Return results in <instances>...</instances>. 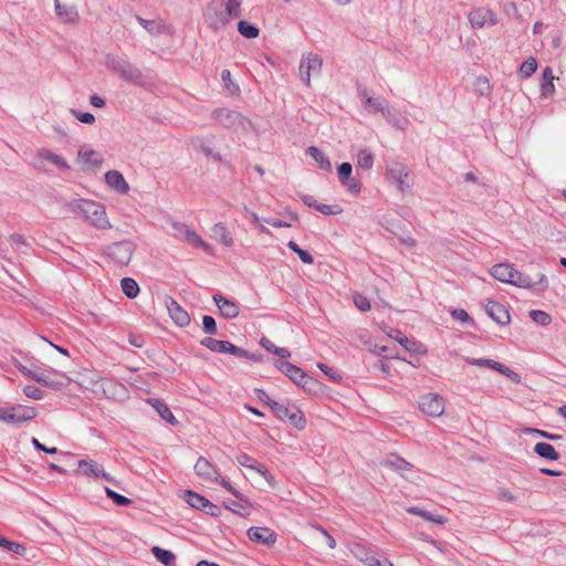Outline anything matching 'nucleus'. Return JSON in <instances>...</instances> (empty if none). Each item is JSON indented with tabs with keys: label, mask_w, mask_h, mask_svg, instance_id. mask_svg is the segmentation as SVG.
<instances>
[{
	"label": "nucleus",
	"mask_w": 566,
	"mask_h": 566,
	"mask_svg": "<svg viewBox=\"0 0 566 566\" xmlns=\"http://www.w3.org/2000/svg\"><path fill=\"white\" fill-rule=\"evenodd\" d=\"M240 0H212L205 10V20L213 30H222L240 15Z\"/></svg>",
	"instance_id": "obj_1"
},
{
	"label": "nucleus",
	"mask_w": 566,
	"mask_h": 566,
	"mask_svg": "<svg viewBox=\"0 0 566 566\" xmlns=\"http://www.w3.org/2000/svg\"><path fill=\"white\" fill-rule=\"evenodd\" d=\"M211 119L237 136L247 135L252 130V123L250 119L234 109L226 107L216 108L211 113Z\"/></svg>",
	"instance_id": "obj_2"
},
{
	"label": "nucleus",
	"mask_w": 566,
	"mask_h": 566,
	"mask_svg": "<svg viewBox=\"0 0 566 566\" xmlns=\"http://www.w3.org/2000/svg\"><path fill=\"white\" fill-rule=\"evenodd\" d=\"M490 274L497 281L520 289H532L534 281L526 274L517 271L509 263H499L490 269Z\"/></svg>",
	"instance_id": "obj_3"
},
{
	"label": "nucleus",
	"mask_w": 566,
	"mask_h": 566,
	"mask_svg": "<svg viewBox=\"0 0 566 566\" xmlns=\"http://www.w3.org/2000/svg\"><path fill=\"white\" fill-rule=\"evenodd\" d=\"M74 210L98 229H107L111 227L104 207L95 201L76 200L74 202Z\"/></svg>",
	"instance_id": "obj_4"
},
{
	"label": "nucleus",
	"mask_w": 566,
	"mask_h": 566,
	"mask_svg": "<svg viewBox=\"0 0 566 566\" xmlns=\"http://www.w3.org/2000/svg\"><path fill=\"white\" fill-rule=\"evenodd\" d=\"M385 176L387 181L395 186L400 193L407 195L411 191L412 178L408 168L403 164L394 163L389 165L386 169Z\"/></svg>",
	"instance_id": "obj_5"
},
{
	"label": "nucleus",
	"mask_w": 566,
	"mask_h": 566,
	"mask_svg": "<svg viewBox=\"0 0 566 566\" xmlns=\"http://www.w3.org/2000/svg\"><path fill=\"white\" fill-rule=\"evenodd\" d=\"M196 474L207 482H216L222 485L235 497L241 499L240 492L234 489L229 481L223 479L217 471V469L205 458H199L195 464Z\"/></svg>",
	"instance_id": "obj_6"
},
{
	"label": "nucleus",
	"mask_w": 566,
	"mask_h": 566,
	"mask_svg": "<svg viewBox=\"0 0 566 566\" xmlns=\"http://www.w3.org/2000/svg\"><path fill=\"white\" fill-rule=\"evenodd\" d=\"M36 417V409L30 406L17 405L0 408V420L9 424H21Z\"/></svg>",
	"instance_id": "obj_7"
},
{
	"label": "nucleus",
	"mask_w": 566,
	"mask_h": 566,
	"mask_svg": "<svg viewBox=\"0 0 566 566\" xmlns=\"http://www.w3.org/2000/svg\"><path fill=\"white\" fill-rule=\"evenodd\" d=\"M106 66L117 73L124 81L138 83L142 80V72L129 62L114 55L106 57Z\"/></svg>",
	"instance_id": "obj_8"
},
{
	"label": "nucleus",
	"mask_w": 566,
	"mask_h": 566,
	"mask_svg": "<svg viewBox=\"0 0 566 566\" xmlns=\"http://www.w3.org/2000/svg\"><path fill=\"white\" fill-rule=\"evenodd\" d=\"M322 64V59L316 54L307 53L302 56L298 66V73L301 81L306 86H310L312 78L319 76Z\"/></svg>",
	"instance_id": "obj_9"
},
{
	"label": "nucleus",
	"mask_w": 566,
	"mask_h": 566,
	"mask_svg": "<svg viewBox=\"0 0 566 566\" xmlns=\"http://www.w3.org/2000/svg\"><path fill=\"white\" fill-rule=\"evenodd\" d=\"M34 381L53 390H60L71 382V378L66 374L54 368H40L38 376H34Z\"/></svg>",
	"instance_id": "obj_10"
},
{
	"label": "nucleus",
	"mask_w": 566,
	"mask_h": 566,
	"mask_svg": "<svg viewBox=\"0 0 566 566\" xmlns=\"http://www.w3.org/2000/svg\"><path fill=\"white\" fill-rule=\"evenodd\" d=\"M46 164H50L60 170L70 169V165L62 156L53 153L48 148L38 149L36 155L32 161V166L39 170H43L45 169Z\"/></svg>",
	"instance_id": "obj_11"
},
{
	"label": "nucleus",
	"mask_w": 566,
	"mask_h": 566,
	"mask_svg": "<svg viewBox=\"0 0 566 566\" xmlns=\"http://www.w3.org/2000/svg\"><path fill=\"white\" fill-rule=\"evenodd\" d=\"M135 247L132 241L123 240L106 248V254L118 265H127L132 259Z\"/></svg>",
	"instance_id": "obj_12"
},
{
	"label": "nucleus",
	"mask_w": 566,
	"mask_h": 566,
	"mask_svg": "<svg viewBox=\"0 0 566 566\" xmlns=\"http://www.w3.org/2000/svg\"><path fill=\"white\" fill-rule=\"evenodd\" d=\"M77 472L87 478L104 479L107 482L114 483L115 480L108 473L105 472L104 468L94 460L83 459L77 463Z\"/></svg>",
	"instance_id": "obj_13"
},
{
	"label": "nucleus",
	"mask_w": 566,
	"mask_h": 566,
	"mask_svg": "<svg viewBox=\"0 0 566 566\" xmlns=\"http://www.w3.org/2000/svg\"><path fill=\"white\" fill-rule=\"evenodd\" d=\"M464 360L470 365L494 369L516 384L521 381V377L517 373L493 359L464 357Z\"/></svg>",
	"instance_id": "obj_14"
},
{
	"label": "nucleus",
	"mask_w": 566,
	"mask_h": 566,
	"mask_svg": "<svg viewBox=\"0 0 566 566\" xmlns=\"http://www.w3.org/2000/svg\"><path fill=\"white\" fill-rule=\"evenodd\" d=\"M201 345L216 353L231 354L238 357L248 356L244 349L237 347L235 345L227 340L206 337L201 340Z\"/></svg>",
	"instance_id": "obj_15"
},
{
	"label": "nucleus",
	"mask_w": 566,
	"mask_h": 566,
	"mask_svg": "<svg viewBox=\"0 0 566 566\" xmlns=\"http://www.w3.org/2000/svg\"><path fill=\"white\" fill-rule=\"evenodd\" d=\"M419 408L427 416L439 417L444 411V401L437 394H427L420 398Z\"/></svg>",
	"instance_id": "obj_16"
},
{
	"label": "nucleus",
	"mask_w": 566,
	"mask_h": 566,
	"mask_svg": "<svg viewBox=\"0 0 566 566\" xmlns=\"http://www.w3.org/2000/svg\"><path fill=\"white\" fill-rule=\"evenodd\" d=\"M469 21L472 28H485L497 23L496 15L486 8L473 9L469 14Z\"/></svg>",
	"instance_id": "obj_17"
},
{
	"label": "nucleus",
	"mask_w": 566,
	"mask_h": 566,
	"mask_svg": "<svg viewBox=\"0 0 566 566\" xmlns=\"http://www.w3.org/2000/svg\"><path fill=\"white\" fill-rule=\"evenodd\" d=\"M179 234L181 235V239L188 243L190 247L195 249H201L207 254L212 255L213 249L212 247L206 242L193 229L189 228L188 226H179Z\"/></svg>",
	"instance_id": "obj_18"
},
{
	"label": "nucleus",
	"mask_w": 566,
	"mask_h": 566,
	"mask_svg": "<svg viewBox=\"0 0 566 566\" xmlns=\"http://www.w3.org/2000/svg\"><path fill=\"white\" fill-rule=\"evenodd\" d=\"M237 462L239 465H241L243 468L255 471L258 474H260L262 478H264V480L268 482V484L270 486L275 485L274 476L269 473V471L266 470V468L264 465L258 463L250 455H248L245 453L239 454L237 457Z\"/></svg>",
	"instance_id": "obj_19"
},
{
	"label": "nucleus",
	"mask_w": 566,
	"mask_h": 566,
	"mask_svg": "<svg viewBox=\"0 0 566 566\" xmlns=\"http://www.w3.org/2000/svg\"><path fill=\"white\" fill-rule=\"evenodd\" d=\"M285 412L277 413L276 417L281 420L287 421L297 430H303L306 427V420L303 412L294 405L283 403Z\"/></svg>",
	"instance_id": "obj_20"
},
{
	"label": "nucleus",
	"mask_w": 566,
	"mask_h": 566,
	"mask_svg": "<svg viewBox=\"0 0 566 566\" xmlns=\"http://www.w3.org/2000/svg\"><path fill=\"white\" fill-rule=\"evenodd\" d=\"M277 368L297 386L305 387L312 381V378H310L301 368L289 361H281L277 364Z\"/></svg>",
	"instance_id": "obj_21"
},
{
	"label": "nucleus",
	"mask_w": 566,
	"mask_h": 566,
	"mask_svg": "<svg viewBox=\"0 0 566 566\" xmlns=\"http://www.w3.org/2000/svg\"><path fill=\"white\" fill-rule=\"evenodd\" d=\"M360 99L364 109L369 114L381 113L385 114L388 108L387 101L380 96H370L366 91L360 93Z\"/></svg>",
	"instance_id": "obj_22"
},
{
	"label": "nucleus",
	"mask_w": 566,
	"mask_h": 566,
	"mask_svg": "<svg viewBox=\"0 0 566 566\" xmlns=\"http://www.w3.org/2000/svg\"><path fill=\"white\" fill-rule=\"evenodd\" d=\"M247 534L252 542L258 544L270 546L276 542V534L268 527L253 526L248 530Z\"/></svg>",
	"instance_id": "obj_23"
},
{
	"label": "nucleus",
	"mask_w": 566,
	"mask_h": 566,
	"mask_svg": "<svg viewBox=\"0 0 566 566\" xmlns=\"http://www.w3.org/2000/svg\"><path fill=\"white\" fill-rule=\"evenodd\" d=\"M212 298L223 317L235 318L239 315V306L234 301L227 298L221 294H214Z\"/></svg>",
	"instance_id": "obj_24"
},
{
	"label": "nucleus",
	"mask_w": 566,
	"mask_h": 566,
	"mask_svg": "<svg viewBox=\"0 0 566 566\" xmlns=\"http://www.w3.org/2000/svg\"><path fill=\"white\" fill-rule=\"evenodd\" d=\"M191 145L195 149L202 151L207 157L212 158L213 160H221V155L216 150L214 147V137H201L196 138L191 142Z\"/></svg>",
	"instance_id": "obj_25"
},
{
	"label": "nucleus",
	"mask_w": 566,
	"mask_h": 566,
	"mask_svg": "<svg viewBox=\"0 0 566 566\" xmlns=\"http://www.w3.org/2000/svg\"><path fill=\"white\" fill-rule=\"evenodd\" d=\"M488 315L497 324L505 325L510 322L509 311L495 301H489L485 305Z\"/></svg>",
	"instance_id": "obj_26"
},
{
	"label": "nucleus",
	"mask_w": 566,
	"mask_h": 566,
	"mask_svg": "<svg viewBox=\"0 0 566 566\" xmlns=\"http://www.w3.org/2000/svg\"><path fill=\"white\" fill-rule=\"evenodd\" d=\"M556 80L553 69L547 66L543 70L539 83L541 96L543 98H549L555 93V84Z\"/></svg>",
	"instance_id": "obj_27"
},
{
	"label": "nucleus",
	"mask_w": 566,
	"mask_h": 566,
	"mask_svg": "<svg viewBox=\"0 0 566 566\" xmlns=\"http://www.w3.org/2000/svg\"><path fill=\"white\" fill-rule=\"evenodd\" d=\"M384 467L397 471L401 474V476L412 480V467L410 463L405 461L403 459L399 457H391L384 461Z\"/></svg>",
	"instance_id": "obj_28"
},
{
	"label": "nucleus",
	"mask_w": 566,
	"mask_h": 566,
	"mask_svg": "<svg viewBox=\"0 0 566 566\" xmlns=\"http://www.w3.org/2000/svg\"><path fill=\"white\" fill-rule=\"evenodd\" d=\"M105 182L118 193H126L129 190L128 184L118 170L107 171L105 174Z\"/></svg>",
	"instance_id": "obj_29"
},
{
	"label": "nucleus",
	"mask_w": 566,
	"mask_h": 566,
	"mask_svg": "<svg viewBox=\"0 0 566 566\" xmlns=\"http://www.w3.org/2000/svg\"><path fill=\"white\" fill-rule=\"evenodd\" d=\"M55 13L64 23H73L78 19V12L75 6L62 4L59 0H54Z\"/></svg>",
	"instance_id": "obj_30"
},
{
	"label": "nucleus",
	"mask_w": 566,
	"mask_h": 566,
	"mask_svg": "<svg viewBox=\"0 0 566 566\" xmlns=\"http://www.w3.org/2000/svg\"><path fill=\"white\" fill-rule=\"evenodd\" d=\"M210 235L212 239H214L217 242L223 244L224 247H232L233 245V239L230 232L228 231L227 227L223 223H216L211 230Z\"/></svg>",
	"instance_id": "obj_31"
},
{
	"label": "nucleus",
	"mask_w": 566,
	"mask_h": 566,
	"mask_svg": "<svg viewBox=\"0 0 566 566\" xmlns=\"http://www.w3.org/2000/svg\"><path fill=\"white\" fill-rule=\"evenodd\" d=\"M78 158L90 167H98L103 161L102 155L86 145L78 149Z\"/></svg>",
	"instance_id": "obj_32"
},
{
	"label": "nucleus",
	"mask_w": 566,
	"mask_h": 566,
	"mask_svg": "<svg viewBox=\"0 0 566 566\" xmlns=\"http://www.w3.org/2000/svg\"><path fill=\"white\" fill-rule=\"evenodd\" d=\"M139 24L151 35L170 31L171 28L167 27L161 20H146L142 17H136Z\"/></svg>",
	"instance_id": "obj_33"
},
{
	"label": "nucleus",
	"mask_w": 566,
	"mask_h": 566,
	"mask_svg": "<svg viewBox=\"0 0 566 566\" xmlns=\"http://www.w3.org/2000/svg\"><path fill=\"white\" fill-rule=\"evenodd\" d=\"M385 119L391 124L392 126L399 128V129H406L408 127V119L400 114L398 109L395 107H389L386 109L384 114Z\"/></svg>",
	"instance_id": "obj_34"
},
{
	"label": "nucleus",
	"mask_w": 566,
	"mask_h": 566,
	"mask_svg": "<svg viewBox=\"0 0 566 566\" xmlns=\"http://www.w3.org/2000/svg\"><path fill=\"white\" fill-rule=\"evenodd\" d=\"M534 452L546 460L556 461L559 458V453L555 450V448L546 442H537L534 446Z\"/></svg>",
	"instance_id": "obj_35"
},
{
	"label": "nucleus",
	"mask_w": 566,
	"mask_h": 566,
	"mask_svg": "<svg viewBox=\"0 0 566 566\" xmlns=\"http://www.w3.org/2000/svg\"><path fill=\"white\" fill-rule=\"evenodd\" d=\"M307 154L314 159V161L317 164V166L326 171H329L332 169V164L328 159V157L319 150L317 147H310L307 149Z\"/></svg>",
	"instance_id": "obj_36"
},
{
	"label": "nucleus",
	"mask_w": 566,
	"mask_h": 566,
	"mask_svg": "<svg viewBox=\"0 0 566 566\" xmlns=\"http://www.w3.org/2000/svg\"><path fill=\"white\" fill-rule=\"evenodd\" d=\"M221 82L228 95L238 96L240 94V86L232 80L231 72L229 70H223L221 72Z\"/></svg>",
	"instance_id": "obj_37"
},
{
	"label": "nucleus",
	"mask_w": 566,
	"mask_h": 566,
	"mask_svg": "<svg viewBox=\"0 0 566 566\" xmlns=\"http://www.w3.org/2000/svg\"><path fill=\"white\" fill-rule=\"evenodd\" d=\"M406 511L410 514H415V515H419L421 516L422 518L429 521V522H432V523H436V524H439V525H442L447 522V518L442 515H436L431 512H428V511H424V510H421L419 507H416V506H409L406 509Z\"/></svg>",
	"instance_id": "obj_38"
},
{
	"label": "nucleus",
	"mask_w": 566,
	"mask_h": 566,
	"mask_svg": "<svg viewBox=\"0 0 566 566\" xmlns=\"http://www.w3.org/2000/svg\"><path fill=\"white\" fill-rule=\"evenodd\" d=\"M184 499L189 506L201 511L203 510L205 505H207L208 500L192 491H185Z\"/></svg>",
	"instance_id": "obj_39"
},
{
	"label": "nucleus",
	"mask_w": 566,
	"mask_h": 566,
	"mask_svg": "<svg viewBox=\"0 0 566 566\" xmlns=\"http://www.w3.org/2000/svg\"><path fill=\"white\" fill-rule=\"evenodd\" d=\"M374 165V156L370 150L364 148L357 153V168L370 170Z\"/></svg>",
	"instance_id": "obj_40"
},
{
	"label": "nucleus",
	"mask_w": 566,
	"mask_h": 566,
	"mask_svg": "<svg viewBox=\"0 0 566 566\" xmlns=\"http://www.w3.org/2000/svg\"><path fill=\"white\" fill-rule=\"evenodd\" d=\"M261 346L270 353H273L276 356L282 358H289L291 353L284 347H277L273 342H271L266 337H262L260 340Z\"/></svg>",
	"instance_id": "obj_41"
},
{
	"label": "nucleus",
	"mask_w": 566,
	"mask_h": 566,
	"mask_svg": "<svg viewBox=\"0 0 566 566\" xmlns=\"http://www.w3.org/2000/svg\"><path fill=\"white\" fill-rule=\"evenodd\" d=\"M151 552H153L154 556L157 558V560L163 563L165 566L174 565L176 557L172 552L163 549L158 546H154L151 548Z\"/></svg>",
	"instance_id": "obj_42"
},
{
	"label": "nucleus",
	"mask_w": 566,
	"mask_h": 566,
	"mask_svg": "<svg viewBox=\"0 0 566 566\" xmlns=\"http://www.w3.org/2000/svg\"><path fill=\"white\" fill-rule=\"evenodd\" d=\"M120 286L123 293L129 298L136 297L137 294L139 293V286L134 279L124 277L120 281Z\"/></svg>",
	"instance_id": "obj_43"
},
{
	"label": "nucleus",
	"mask_w": 566,
	"mask_h": 566,
	"mask_svg": "<svg viewBox=\"0 0 566 566\" xmlns=\"http://www.w3.org/2000/svg\"><path fill=\"white\" fill-rule=\"evenodd\" d=\"M537 70V61L535 57L526 59L518 70V75L523 78L531 77Z\"/></svg>",
	"instance_id": "obj_44"
},
{
	"label": "nucleus",
	"mask_w": 566,
	"mask_h": 566,
	"mask_svg": "<svg viewBox=\"0 0 566 566\" xmlns=\"http://www.w3.org/2000/svg\"><path fill=\"white\" fill-rule=\"evenodd\" d=\"M238 31L247 39H254L259 35V29L248 21H240L238 23Z\"/></svg>",
	"instance_id": "obj_45"
},
{
	"label": "nucleus",
	"mask_w": 566,
	"mask_h": 566,
	"mask_svg": "<svg viewBox=\"0 0 566 566\" xmlns=\"http://www.w3.org/2000/svg\"><path fill=\"white\" fill-rule=\"evenodd\" d=\"M151 405L163 419L167 420L170 423L175 422V416L164 402L159 400H154Z\"/></svg>",
	"instance_id": "obj_46"
},
{
	"label": "nucleus",
	"mask_w": 566,
	"mask_h": 566,
	"mask_svg": "<svg viewBox=\"0 0 566 566\" xmlns=\"http://www.w3.org/2000/svg\"><path fill=\"white\" fill-rule=\"evenodd\" d=\"M530 317L531 319L541 325V326H547L551 324L552 322V318L549 316V314H547L546 312L544 311H539V310H533L530 312Z\"/></svg>",
	"instance_id": "obj_47"
},
{
	"label": "nucleus",
	"mask_w": 566,
	"mask_h": 566,
	"mask_svg": "<svg viewBox=\"0 0 566 566\" xmlns=\"http://www.w3.org/2000/svg\"><path fill=\"white\" fill-rule=\"evenodd\" d=\"M0 547L10 551L14 554L22 555L25 552V548L23 545L11 542L0 535Z\"/></svg>",
	"instance_id": "obj_48"
},
{
	"label": "nucleus",
	"mask_w": 566,
	"mask_h": 566,
	"mask_svg": "<svg viewBox=\"0 0 566 566\" xmlns=\"http://www.w3.org/2000/svg\"><path fill=\"white\" fill-rule=\"evenodd\" d=\"M316 210L325 216H336L343 212V208L339 205L319 203L316 206Z\"/></svg>",
	"instance_id": "obj_49"
},
{
	"label": "nucleus",
	"mask_w": 566,
	"mask_h": 566,
	"mask_svg": "<svg viewBox=\"0 0 566 566\" xmlns=\"http://www.w3.org/2000/svg\"><path fill=\"white\" fill-rule=\"evenodd\" d=\"M105 493L108 499L113 500V502L118 506H126L130 504V500L124 495H120L113 491L112 489L105 486Z\"/></svg>",
	"instance_id": "obj_50"
},
{
	"label": "nucleus",
	"mask_w": 566,
	"mask_h": 566,
	"mask_svg": "<svg viewBox=\"0 0 566 566\" xmlns=\"http://www.w3.org/2000/svg\"><path fill=\"white\" fill-rule=\"evenodd\" d=\"M474 88L480 95H486L491 91L490 81L484 76H480L474 82Z\"/></svg>",
	"instance_id": "obj_51"
},
{
	"label": "nucleus",
	"mask_w": 566,
	"mask_h": 566,
	"mask_svg": "<svg viewBox=\"0 0 566 566\" xmlns=\"http://www.w3.org/2000/svg\"><path fill=\"white\" fill-rule=\"evenodd\" d=\"M353 301H354L355 306L359 311L367 312V311L370 310V303H369V300L366 296H364V295H361L359 293H355L353 295Z\"/></svg>",
	"instance_id": "obj_52"
},
{
	"label": "nucleus",
	"mask_w": 566,
	"mask_h": 566,
	"mask_svg": "<svg viewBox=\"0 0 566 566\" xmlns=\"http://www.w3.org/2000/svg\"><path fill=\"white\" fill-rule=\"evenodd\" d=\"M365 555H366V559H364V563L367 566H394V564L386 558L379 559L370 554H365Z\"/></svg>",
	"instance_id": "obj_53"
},
{
	"label": "nucleus",
	"mask_w": 566,
	"mask_h": 566,
	"mask_svg": "<svg viewBox=\"0 0 566 566\" xmlns=\"http://www.w3.org/2000/svg\"><path fill=\"white\" fill-rule=\"evenodd\" d=\"M9 242L14 249H21L22 247L28 248L29 243L27 242V239L19 233H13L9 237Z\"/></svg>",
	"instance_id": "obj_54"
},
{
	"label": "nucleus",
	"mask_w": 566,
	"mask_h": 566,
	"mask_svg": "<svg viewBox=\"0 0 566 566\" xmlns=\"http://www.w3.org/2000/svg\"><path fill=\"white\" fill-rule=\"evenodd\" d=\"M23 392L27 397L32 398L34 400H41L43 398V392L40 388L29 385L23 388Z\"/></svg>",
	"instance_id": "obj_55"
},
{
	"label": "nucleus",
	"mask_w": 566,
	"mask_h": 566,
	"mask_svg": "<svg viewBox=\"0 0 566 566\" xmlns=\"http://www.w3.org/2000/svg\"><path fill=\"white\" fill-rule=\"evenodd\" d=\"M338 178L340 181L352 177L353 167L349 163H343L338 166Z\"/></svg>",
	"instance_id": "obj_56"
},
{
	"label": "nucleus",
	"mask_w": 566,
	"mask_h": 566,
	"mask_svg": "<svg viewBox=\"0 0 566 566\" xmlns=\"http://www.w3.org/2000/svg\"><path fill=\"white\" fill-rule=\"evenodd\" d=\"M344 187L352 193H358L360 191L361 185L358 180L350 177L349 179L340 181Z\"/></svg>",
	"instance_id": "obj_57"
},
{
	"label": "nucleus",
	"mask_w": 566,
	"mask_h": 566,
	"mask_svg": "<svg viewBox=\"0 0 566 566\" xmlns=\"http://www.w3.org/2000/svg\"><path fill=\"white\" fill-rule=\"evenodd\" d=\"M72 115L84 124H93L95 122V117L91 113H81L76 109H71Z\"/></svg>",
	"instance_id": "obj_58"
},
{
	"label": "nucleus",
	"mask_w": 566,
	"mask_h": 566,
	"mask_svg": "<svg viewBox=\"0 0 566 566\" xmlns=\"http://www.w3.org/2000/svg\"><path fill=\"white\" fill-rule=\"evenodd\" d=\"M202 325H203L205 332H207L208 334H214L217 331L216 321L212 316H208V315L203 316Z\"/></svg>",
	"instance_id": "obj_59"
},
{
	"label": "nucleus",
	"mask_w": 566,
	"mask_h": 566,
	"mask_svg": "<svg viewBox=\"0 0 566 566\" xmlns=\"http://www.w3.org/2000/svg\"><path fill=\"white\" fill-rule=\"evenodd\" d=\"M263 401L271 408V410L274 412L275 416L277 413L285 412V410L283 409V403L282 402L273 400V399H271L268 396H265V399H263Z\"/></svg>",
	"instance_id": "obj_60"
},
{
	"label": "nucleus",
	"mask_w": 566,
	"mask_h": 566,
	"mask_svg": "<svg viewBox=\"0 0 566 566\" xmlns=\"http://www.w3.org/2000/svg\"><path fill=\"white\" fill-rule=\"evenodd\" d=\"M263 401L271 408V410L274 412L275 416L277 413L285 412V410L283 409V403L282 402L273 400V399H271L268 396H265V399H263Z\"/></svg>",
	"instance_id": "obj_61"
},
{
	"label": "nucleus",
	"mask_w": 566,
	"mask_h": 566,
	"mask_svg": "<svg viewBox=\"0 0 566 566\" xmlns=\"http://www.w3.org/2000/svg\"><path fill=\"white\" fill-rule=\"evenodd\" d=\"M523 433L525 434H531L533 437H544V438H548V439H555L556 436L554 434H551L546 431H543V430H539V429H533V428H524L522 430Z\"/></svg>",
	"instance_id": "obj_62"
},
{
	"label": "nucleus",
	"mask_w": 566,
	"mask_h": 566,
	"mask_svg": "<svg viewBox=\"0 0 566 566\" xmlns=\"http://www.w3.org/2000/svg\"><path fill=\"white\" fill-rule=\"evenodd\" d=\"M166 307L169 313V316L174 322H177V303L174 298L167 297Z\"/></svg>",
	"instance_id": "obj_63"
},
{
	"label": "nucleus",
	"mask_w": 566,
	"mask_h": 566,
	"mask_svg": "<svg viewBox=\"0 0 566 566\" xmlns=\"http://www.w3.org/2000/svg\"><path fill=\"white\" fill-rule=\"evenodd\" d=\"M451 315L452 317L455 319V321H459L461 323H467L470 321V316L469 314L464 311V310H453L451 312Z\"/></svg>",
	"instance_id": "obj_64"
}]
</instances>
